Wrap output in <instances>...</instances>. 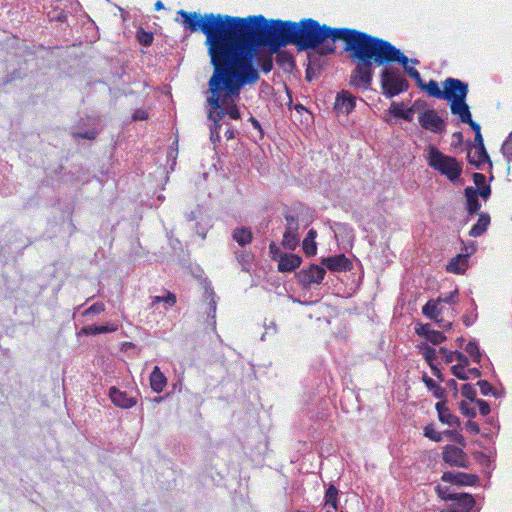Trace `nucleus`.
<instances>
[{
  "label": "nucleus",
  "instance_id": "1",
  "mask_svg": "<svg viewBox=\"0 0 512 512\" xmlns=\"http://www.w3.org/2000/svg\"><path fill=\"white\" fill-rule=\"evenodd\" d=\"M181 25L190 33L202 32L212 66L251 56L249 43L251 15L247 17L226 14L179 10Z\"/></svg>",
  "mask_w": 512,
  "mask_h": 512
},
{
  "label": "nucleus",
  "instance_id": "2",
  "mask_svg": "<svg viewBox=\"0 0 512 512\" xmlns=\"http://www.w3.org/2000/svg\"><path fill=\"white\" fill-rule=\"evenodd\" d=\"M249 43L252 62L258 46H268L272 53L287 44L295 45L298 50L316 49L322 45V25L312 18L299 22L268 21L263 15H251Z\"/></svg>",
  "mask_w": 512,
  "mask_h": 512
},
{
  "label": "nucleus",
  "instance_id": "3",
  "mask_svg": "<svg viewBox=\"0 0 512 512\" xmlns=\"http://www.w3.org/2000/svg\"><path fill=\"white\" fill-rule=\"evenodd\" d=\"M343 41L344 50L355 63L351 72L350 85L368 90L373 79V65L383 66L390 54L389 41L352 28H333L322 25V44L325 40Z\"/></svg>",
  "mask_w": 512,
  "mask_h": 512
},
{
  "label": "nucleus",
  "instance_id": "4",
  "mask_svg": "<svg viewBox=\"0 0 512 512\" xmlns=\"http://www.w3.org/2000/svg\"><path fill=\"white\" fill-rule=\"evenodd\" d=\"M213 74L208 82L210 96L207 102L211 109L208 119L220 122L226 115L224 103L239 98L241 89L246 85H254L259 79V72L251 56L213 66Z\"/></svg>",
  "mask_w": 512,
  "mask_h": 512
},
{
  "label": "nucleus",
  "instance_id": "5",
  "mask_svg": "<svg viewBox=\"0 0 512 512\" xmlns=\"http://www.w3.org/2000/svg\"><path fill=\"white\" fill-rule=\"evenodd\" d=\"M392 63L401 65L404 72L416 82L420 89L427 92L429 96L442 99L443 89H440L438 82L431 79L428 83L424 84L419 71L409 66V58L394 45H392L390 54L385 58L383 65Z\"/></svg>",
  "mask_w": 512,
  "mask_h": 512
},
{
  "label": "nucleus",
  "instance_id": "6",
  "mask_svg": "<svg viewBox=\"0 0 512 512\" xmlns=\"http://www.w3.org/2000/svg\"><path fill=\"white\" fill-rule=\"evenodd\" d=\"M427 161L431 168L446 176L452 182L458 180L462 174V165L457 159L443 154L434 146L428 148Z\"/></svg>",
  "mask_w": 512,
  "mask_h": 512
},
{
  "label": "nucleus",
  "instance_id": "7",
  "mask_svg": "<svg viewBox=\"0 0 512 512\" xmlns=\"http://www.w3.org/2000/svg\"><path fill=\"white\" fill-rule=\"evenodd\" d=\"M382 93L387 98L395 97L409 89V82L398 68H384L380 75Z\"/></svg>",
  "mask_w": 512,
  "mask_h": 512
},
{
  "label": "nucleus",
  "instance_id": "8",
  "mask_svg": "<svg viewBox=\"0 0 512 512\" xmlns=\"http://www.w3.org/2000/svg\"><path fill=\"white\" fill-rule=\"evenodd\" d=\"M438 498L451 501V507L457 512H470L476 504L475 498L469 493H455L447 485L437 484L434 488Z\"/></svg>",
  "mask_w": 512,
  "mask_h": 512
},
{
  "label": "nucleus",
  "instance_id": "9",
  "mask_svg": "<svg viewBox=\"0 0 512 512\" xmlns=\"http://www.w3.org/2000/svg\"><path fill=\"white\" fill-rule=\"evenodd\" d=\"M442 87V99L448 101L449 103L455 100L466 99L469 91L467 83L452 77L446 78L442 83Z\"/></svg>",
  "mask_w": 512,
  "mask_h": 512
},
{
  "label": "nucleus",
  "instance_id": "10",
  "mask_svg": "<svg viewBox=\"0 0 512 512\" xmlns=\"http://www.w3.org/2000/svg\"><path fill=\"white\" fill-rule=\"evenodd\" d=\"M418 122L423 129L432 133L441 134L446 130V122L434 109L423 111L418 117Z\"/></svg>",
  "mask_w": 512,
  "mask_h": 512
},
{
  "label": "nucleus",
  "instance_id": "11",
  "mask_svg": "<svg viewBox=\"0 0 512 512\" xmlns=\"http://www.w3.org/2000/svg\"><path fill=\"white\" fill-rule=\"evenodd\" d=\"M442 459L451 467H469V458L466 452L462 448L452 444L444 446L442 451Z\"/></svg>",
  "mask_w": 512,
  "mask_h": 512
},
{
  "label": "nucleus",
  "instance_id": "12",
  "mask_svg": "<svg viewBox=\"0 0 512 512\" xmlns=\"http://www.w3.org/2000/svg\"><path fill=\"white\" fill-rule=\"evenodd\" d=\"M441 481L456 486H475L479 478L475 474L446 471L442 474Z\"/></svg>",
  "mask_w": 512,
  "mask_h": 512
},
{
  "label": "nucleus",
  "instance_id": "13",
  "mask_svg": "<svg viewBox=\"0 0 512 512\" xmlns=\"http://www.w3.org/2000/svg\"><path fill=\"white\" fill-rule=\"evenodd\" d=\"M326 275V270L319 265L311 264L308 269H302L298 273L299 282L309 287L311 284H320Z\"/></svg>",
  "mask_w": 512,
  "mask_h": 512
},
{
  "label": "nucleus",
  "instance_id": "14",
  "mask_svg": "<svg viewBox=\"0 0 512 512\" xmlns=\"http://www.w3.org/2000/svg\"><path fill=\"white\" fill-rule=\"evenodd\" d=\"M322 264L331 272H345L352 268L351 261L344 254L324 258Z\"/></svg>",
  "mask_w": 512,
  "mask_h": 512
},
{
  "label": "nucleus",
  "instance_id": "15",
  "mask_svg": "<svg viewBox=\"0 0 512 512\" xmlns=\"http://www.w3.org/2000/svg\"><path fill=\"white\" fill-rule=\"evenodd\" d=\"M356 105V97L348 91H342L337 94L334 109L337 112L349 114L353 111Z\"/></svg>",
  "mask_w": 512,
  "mask_h": 512
},
{
  "label": "nucleus",
  "instance_id": "16",
  "mask_svg": "<svg viewBox=\"0 0 512 512\" xmlns=\"http://www.w3.org/2000/svg\"><path fill=\"white\" fill-rule=\"evenodd\" d=\"M109 397L112 403L120 408L129 409L136 405L137 401L134 397L128 396L124 391L111 387L109 389Z\"/></svg>",
  "mask_w": 512,
  "mask_h": 512
},
{
  "label": "nucleus",
  "instance_id": "17",
  "mask_svg": "<svg viewBox=\"0 0 512 512\" xmlns=\"http://www.w3.org/2000/svg\"><path fill=\"white\" fill-rule=\"evenodd\" d=\"M435 409L438 412L439 421L450 427H459L460 420L457 416L451 413L450 409L446 406L444 400L439 401L435 404Z\"/></svg>",
  "mask_w": 512,
  "mask_h": 512
},
{
  "label": "nucleus",
  "instance_id": "18",
  "mask_svg": "<svg viewBox=\"0 0 512 512\" xmlns=\"http://www.w3.org/2000/svg\"><path fill=\"white\" fill-rule=\"evenodd\" d=\"M302 263V258L297 254L283 253L278 259L279 272H292Z\"/></svg>",
  "mask_w": 512,
  "mask_h": 512
},
{
  "label": "nucleus",
  "instance_id": "19",
  "mask_svg": "<svg viewBox=\"0 0 512 512\" xmlns=\"http://www.w3.org/2000/svg\"><path fill=\"white\" fill-rule=\"evenodd\" d=\"M449 106L451 113L456 115L462 123L470 121L472 115L466 99L452 101L449 103Z\"/></svg>",
  "mask_w": 512,
  "mask_h": 512
},
{
  "label": "nucleus",
  "instance_id": "20",
  "mask_svg": "<svg viewBox=\"0 0 512 512\" xmlns=\"http://www.w3.org/2000/svg\"><path fill=\"white\" fill-rule=\"evenodd\" d=\"M466 197V210L470 215L476 214L480 208L481 204L478 199V190L468 186L464 190Z\"/></svg>",
  "mask_w": 512,
  "mask_h": 512
},
{
  "label": "nucleus",
  "instance_id": "21",
  "mask_svg": "<svg viewBox=\"0 0 512 512\" xmlns=\"http://www.w3.org/2000/svg\"><path fill=\"white\" fill-rule=\"evenodd\" d=\"M468 268V255L458 254L453 257L446 265L447 272L454 274H462Z\"/></svg>",
  "mask_w": 512,
  "mask_h": 512
},
{
  "label": "nucleus",
  "instance_id": "22",
  "mask_svg": "<svg viewBox=\"0 0 512 512\" xmlns=\"http://www.w3.org/2000/svg\"><path fill=\"white\" fill-rule=\"evenodd\" d=\"M149 380L151 389L156 393H161L167 385V378L158 366L153 368Z\"/></svg>",
  "mask_w": 512,
  "mask_h": 512
},
{
  "label": "nucleus",
  "instance_id": "23",
  "mask_svg": "<svg viewBox=\"0 0 512 512\" xmlns=\"http://www.w3.org/2000/svg\"><path fill=\"white\" fill-rule=\"evenodd\" d=\"M475 152L471 154L468 152V161L471 165L479 168L481 165L485 163H491L489 155L485 149V147L475 148Z\"/></svg>",
  "mask_w": 512,
  "mask_h": 512
},
{
  "label": "nucleus",
  "instance_id": "24",
  "mask_svg": "<svg viewBox=\"0 0 512 512\" xmlns=\"http://www.w3.org/2000/svg\"><path fill=\"white\" fill-rule=\"evenodd\" d=\"M489 224H490L489 214L481 213L479 215L477 223L471 227V229L469 231V236L475 237V238L481 236L487 230Z\"/></svg>",
  "mask_w": 512,
  "mask_h": 512
},
{
  "label": "nucleus",
  "instance_id": "25",
  "mask_svg": "<svg viewBox=\"0 0 512 512\" xmlns=\"http://www.w3.org/2000/svg\"><path fill=\"white\" fill-rule=\"evenodd\" d=\"M316 237L317 231L315 229H310L303 240V251L307 257H312L317 253V244L315 242Z\"/></svg>",
  "mask_w": 512,
  "mask_h": 512
},
{
  "label": "nucleus",
  "instance_id": "26",
  "mask_svg": "<svg viewBox=\"0 0 512 512\" xmlns=\"http://www.w3.org/2000/svg\"><path fill=\"white\" fill-rule=\"evenodd\" d=\"M260 46H258L256 48V50L259 48ZM274 53H272L271 49L269 48V52L267 53H258L256 51V54L253 58V60L256 58L257 59V62L261 68V70L264 72V73H269L272 69H273V58H272V55Z\"/></svg>",
  "mask_w": 512,
  "mask_h": 512
},
{
  "label": "nucleus",
  "instance_id": "27",
  "mask_svg": "<svg viewBox=\"0 0 512 512\" xmlns=\"http://www.w3.org/2000/svg\"><path fill=\"white\" fill-rule=\"evenodd\" d=\"M440 300L430 299L422 308L424 316L431 320H437L441 316V309L439 308Z\"/></svg>",
  "mask_w": 512,
  "mask_h": 512
},
{
  "label": "nucleus",
  "instance_id": "28",
  "mask_svg": "<svg viewBox=\"0 0 512 512\" xmlns=\"http://www.w3.org/2000/svg\"><path fill=\"white\" fill-rule=\"evenodd\" d=\"M232 238L236 241L240 246H245L250 244L253 239L252 231L248 228H236L233 231Z\"/></svg>",
  "mask_w": 512,
  "mask_h": 512
},
{
  "label": "nucleus",
  "instance_id": "29",
  "mask_svg": "<svg viewBox=\"0 0 512 512\" xmlns=\"http://www.w3.org/2000/svg\"><path fill=\"white\" fill-rule=\"evenodd\" d=\"M117 330V326L112 325H88L84 326L80 330L82 335H98L102 333L114 332Z\"/></svg>",
  "mask_w": 512,
  "mask_h": 512
},
{
  "label": "nucleus",
  "instance_id": "30",
  "mask_svg": "<svg viewBox=\"0 0 512 512\" xmlns=\"http://www.w3.org/2000/svg\"><path fill=\"white\" fill-rule=\"evenodd\" d=\"M281 244L285 249L295 250L299 245L298 230L286 229Z\"/></svg>",
  "mask_w": 512,
  "mask_h": 512
},
{
  "label": "nucleus",
  "instance_id": "31",
  "mask_svg": "<svg viewBox=\"0 0 512 512\" xmlns=\"http://www.w3.org/2000/svg\"><path fill=\"white\" fill-rule=\"evenodd\" d=\"M423 382L425 383L428 390L432 391L433 396L437 399L444 400L446 396V391L440 385H438L432 378L428 377L426 374L422 377Z\"/></svg>",
  "mask_w": 512,
  "mask_h": 512
},
{
  "label": "nucleus",
  "instance_id": "32",
  "mask_svg": "<svg viewBox=\"0 0 512 512\" xmlns=\"http://www.w3.org/2000/svg\"><path fill=\"white\" fill-rule=\"evenodd\" d=\"M164 302L169 307L175 306L177 299L176 295L170 291H166L165 296H152L151 297V307H154L155 305Z\"/></svg>",
  "mask_w": 512,
  "mask_h": 512
},
{
  "label": "nucleus",
  "instance_id": "33",
  "mask_svg": "<svg viewBox=\"0 0 512 512\" xmlns=\"http://www.w3.org/2000/svg\"><path fill=\"white\" fill-rule=\"evenodd\" d=\"M391 113L398 118H402L406 121H412L413 119V109L408 108L407 110H403L399 104L393 103L391 106Z\"/></svg>",
  "mask_w": 512,
  "mask_h": 512
},
{
  "label": "nucleus",
  "instance_id": "34",
  "mask_svg": "<svg viewBox=\"0 0 512 512\" xmlns=\"http://www.w3.org/2000/svg\"><path fill=\"white\" fill-rule=\"evenodd\" d=\"M338 503V489L334 485H329L325 492V505H331L334 509H337Z\"/></svg>",
  "mask_w": 512,
  "mask_h": 512
},
{
  "label": "nucleus",
  "instance_id": "35",
  "mask_svg": "<svg viewBox=\"0 0 512 512\" xmlns=\"http://www.w3.org/2000/svg\"><path fill=\"white\" fill-rule=\"evenodd\" d=\"M136 37H137L138 42L145 47L152 45L153 40H154L153 33L147 32L143 28H139L137 30Z\"/></svg>",
  "mask_w": 512,
  "mask_h": 512
},
{
  "label": "nucleus",
  "instance_id": "36",
  "mask_svg": "<svg viewBox=\"0 0 512 512\" xmlns=\"http://www.w3.org/2000/svg\"><path fill=\"white\" fill-rule=\"evenodd\" d=\"M418 347L428 365H430V363H434V360L436 359V350L426 343H422L418 345Z\"/></svg>",
  "mask_w": 512,
  "mask_h": 512
},
{
  "label": "nucleus",
  "instance_id": "37",
  "mask_svg": "<svg viewBox=\"0 0 512 512\" xmlns=\"http://www.w3.org/2000/svg\"><path fill=\"white\" fill-rule=\"evenodd\" d=\"M465 351L472 357L473 361L476 363L481 362V352L476 342L470 341L467 343L465 347Z\"/></svg>",
  "mask_w": 512,
  "mask_h": 512
},
{
  "label": "nucleus",
  "instance_id": "38",
  "mask_svg": "<svg viewBox=\"0 0 512 512\" xmlns=\"http://www.w3.org/2000/svg\"><path fill=\"white\" fill-rule=\"evenodd\" d=\"M236 99L229 100L228 103H224L226 115H229L231 119L239 120L241 118V114L239 108L235 103Z\"/></svg>",
  "mask_w": 512,
  "mask_h": 512
},
{
  "label": "nucleus",
  "instance_id": "39",
  "mask_svg": "<svg viewBox=\"0 0 512 512\" xmlns=\"http://www.w3.org/2000/svg\"><path fill=\"white\" fill-rule=\"evenodd\" d=\"M424 436L435 441H442V433L437 432L432 424H428L424 427Z\"/></svg>",
  "mask_w": 512,
  "mask_h": 512
},
{
  "label": "nucleus",
  "instance_id": "40",
  "mask_svg": "<svg viewBox=\"0 0 512 512\" xmlns=\"http://www.w3.org/2000/svg\"><path fill=\"white\" fill-rule=\"evenodd\" d=\"M461 394L463 397H465L466 399H468L469 401L473 402V401H476V390L475 388L473 387V385L467 383V384H464L461 388Z\"/></svg>",
  "mask_w": 512,
  "mask_h": 512
},
{
  "label": "nucleus",
  "instance_id": "41",
  "mask_svg": "<svg viewBox=\"0 0 512 512\" xmlns=\"http://www.w3.org/2000/svg\"><path fill=\"white\" fill-rule=\"evenodd\" d=\"M426 340L437 345L443 343L446 340V336L441 331L432 330Z\"/></svg>",
  "mask_w": 512,
  "mask_h": 512
},
{
  "label": "nucleus",
  "instance_id": "42",
  "mask_svg": "<svg viewBox=\"0 0 512 512\" xmlns=\"http://www.w3.org/2000/svg\"><path fill=\"white\" fill-rule=\"evenodd\" d=\"M276 53V62L280 66H284L286 64L292 65L293 64V58L290 54L287 52H275Z\"/></svg>",
  "mask_w": 512,
  "mask_h": 512
},
{
  "label": "nucleus",
  "instance_id": "43",
  "mask_svg": "<svg viewBox=\"0 0 512 512\" xmlns=\"http://www.w3.org/2000/svg\"><path fill=\"white\" fill-rule=\"evenodd\" d=\"M105 311V305L103 302H95L88 309L83 312L84 316L89 314L97 315Z\"/></svg>",
  "mask_w": 512,
  "mask_h": 512
},
{
  "label": "nucleus",
  "instance_id": "44",
  "mask_svg": "<svg viewBox=\"0 0 512 512\" xmlns=\"http://www.w3.org/2000/svg\"><path fill=\"white\" fill-rule=\"evenodd\" d=\"M502 152L508 161H512V132L509 134L507 140L502 145Z\"/></svg>",
  "mask_w": 512,
  "mask_h": 512
},
{
  "label": "nucleus",
  "instance_id": "45",
  "mask_svg": "<svg viewBox=\"0 0 512 512\" xmlns=\"http://www.w3.org/2000/svg\"><path fill=\"white\" fill-rule=\"evenodd\" d=\"M286 229L299 230L298 217L292 214H285Z\"/></svg>",
  "mask_w": 512,
  "mask_h": 512
},
{
  "label": "nucleus",
  "instance_id": "46",
  "mask_svg": "<svg viewBox=\"0 0 512 512\" xmlns=\"http://www.w3.org/2000/svg\"><path fill=\"white\" fill-rule=\"evenodd\" d=\"M451 371L452 374L460 380H467L469 378L465 371V368H463V365H453L451 367Z\"/></svg>",
  "mask_w": 512,
  "mask_h": 512
},
{
  "label": "nucleus",
  "instance_id": "47",
  "mask_svg": "<svg viewBox=\"0 0 512 512\" xmlns=\"http://www.w3.org/2000/svg\"><path fill=\"white\" fill-rule=\"evenodd\" d=\"M433 329L431 328V325L430 324H418L416 327H415V332L427 339V337L429 336V333L432 331Z\"/></svg>",
  "mask_w": 512,
  "mask_h": 512
},
{
  "label": "nucleus",
  "instance_id": "48",
  "mask_svg": "<svg viewBox=\"0 0 512 512\" xmlns=\"http://www.w3.org/2000/svg\"><path fill=\"white\" fill-rule=\"evenodd\" d=\"M459 409L461 411V413L464 415V416H467V417H470V418H474L476 416V411L474 408H471L469 407V405L467 404V402L465 401H461L459 403Z\"/></svg>",
  "mask_w": 512,
  "mask_h": 512
},
{
  "label": "nucleus",
  "instance_id": "49",
  "mask_svg": "<svg viewBox=\"0 0 512 512\" xmlns=\"http://www.w3.org/2000/svg\"><path fill=\"white\" fill-rule=\"evenodd\" d=\"M458 295V290L451 291L449 293H445L440 295L436 300H440V303L444 302L447 304H452L455 302V298Z\"/></svg>",
  "mask_w": 512,
  "mask_h": 512
},
{
  "label": "nucleus",
  "instance_id": "50",
  "mask_svg": "<svg viewBox=\"0 0 512 512\" xmlns=\"http://www.w3.org/2000/svg\"><path fill=\"white\" fill-rule=\"evenodd\" d=\"M477 385L479 386L480 391L484 396H488L494 392L493 386L487 380H480L478 381Z\"/></svg>",
  "mask_w": 512,
  "mask_h": 512
},
{
  "label": "nucleus",
  "instance_id": "51",
  "mask_svg": "<svg viewBox=\"0 0 512 512\" xmlns=\"http://www.w3.org/2000/svg\"><path fill=\"white\" fill-rule=\"evenodd\" d=\"M444 434L450 436L452 438V440H454L456 443L460 444L461 446L466 445L464 436L462 434H460L459 432L454 431V430H449V431H445Z\"/></svg>",
  "mask_w": 512,
  "mask_h": 512
},
{
  "label": "nucleus",
  "instance_id": "52",
  "mask_svg": "<svg viewBox=\"0 0 512 512\" xmlns=\"http://www.w3.org/2000/svg\"><path fill=\"white\" fill-rule=\"evenodd\" d=\"M475 402L479 408V413L482 416H486L490 413L491 409H490V405L487 401L482 400V399H477Z\"/></svg>",
  "mask_w": 512,
  "mask_h": 512
},
{
  "label": "nucleus",
  "instance_id": "53",
  "mask_svg": "<svg viewBox=\"0 0 512 512\" xmlns=\"http://www.w3.org/2000/svg\"><path fill=\"white\" fill-rule=\"evenodd\" d=\"M439 353L444 356L446 363H452L456 359L457 351H450L444 347L439 349Z\"/></svg>",
  "mask_w": 512,
  "mask_h": 512
},
{
  "label": "nucleus",
  "instance_id": "54",
  "mask_svg": "<svg viewBox=\"0 0 512 512\" xmlns=\"http://www.w3.org/2000/svg\"><path fill=\"white\" fill-rule=\"evenodd\" d=\"M97 134H98V132L96 130H89V131H85V132L75 133L74 136L88 139V140H94L96 138Z\"/></svg>",
  "mask_w": 512,
  "mask_h": 512
},
{
  "label": "nucleus",
  "instance_id": "55",
  "mask_svg": "<svg viewBox=\"0 0 512 512\" xmlns=\"http://www.w3.org/2000/svg\"><path fill=\"white\" fill-rule=\"evenodd\" d=\"M269 251H270V254H271V258L273 260H277L280 258V255L282 254L280 252V249L279 247L276 245L275 242H271L270 245H269Z\"/></svg>",
  "mask_w": 512,
  "mask_h": 512
},
{
  "label": "nucleus",
  "instance_id": "56",
  "mask_svg": "<svg viewBox=\"0 0 512 512\" xmlns=\"http://www.w3.org/2000/svg\"><path fill=\"white\" fill-rule=\"evenodd\" d=\"M465 427L469 432H471L474 435H476L480 432V427H479L478 423H476L472 420H468L465 424Z\"/></svg>",
  "mask_w": 512,
  "mask_h": 512
},
{
  "label": "nucleus",
  "instance_id": "57",
  "mask_svg": "<svg viewBox=\"0 0 512 512\" xmlns=\"http://www.w3.org/2000/svg\"><path fill=\"white\" fill-rule=\"evenodd\" d=\"M473 181L477 187H482L485 185L486 177L484 174L476 172L473 174Z\"/></svg>",
  "mask_w": 512,
  "mask_h": 512
},
{
  "label": "nucleus",
  "instance_id": "58",
  "mask_svg": "<svg viewBox=\"0 0 512 512\" xmlns=\"http://www.w3.org/2000/svg\"><path fill=\"white\" fill-rule=\"evenodd\" d=\"M438 326L444 330H449L451 329L452 327V322L451 321H447L445 319H443L441 316L437 318V320H434Z\"/></svg>",
  "mask_w": 512,
  "mask_h": 512
},
{
  "label": "nucleus",
  "instance_id": "59",
  "mask_svg": "<svg viewBox=\"0 0 512 512\" xmlns=\"http://www.w3.org/2000/svg\"><path fill=\"white\" fill-rule=\"evenodd\" d=\"M133 120H146L148 119V113L143 109H137L132 116Z\"/></svg>",
  "mask_w": 512,
  "mask_h": 512
},
{
  "label": "nucleus",
  "instance_id": "60",
  "mask_svg": "<svg viewBox=\"0 0 512 512\" xmlns=\"http://www.w3.org/2000/svg\"><path fill=\"white\" fill-rule=\"evenodd\" d=\"M456 359L459 361L457 365H463V368H466L469 365V359L459 351H457Z\"/></svg>",
  "mask_w": 512,
  "mask_h": 512
},
{
  "label": "nucleus",
  "instance_id": "61",
  "mask_svg": "<svg viewBox=\"0 0 512 512\" xmlns=\"http://www.w3.org/2000/svg\"><path fill=\"white\" fill-rule=\"evenodd\" d=\"M207 298L209 299V306H210L208 314L213 313V315H214L216 312V302L214 299V293L213 292L208 293Z\"/></svg>",
  "mask_w": 512,
  "mask_h": 512
},
{
  "label": "nucleus",
  "instance_id": "62",
  "mask_svg": "<svg viewBox=\"0 0 512 512\" xmlns=\"http://www.w3.org/2000/svg\"><path fill=\"white\" fill-rule=\"evenodd\" d=\"M490 193H491L490 186H487V185L480 187V189L478 190V196H481L484 199L488 198Z\"/></svg>",
  "mask_w": 512,
  "mask_h": 512
},
{
  "label": "nucleus",
  "instance_id": "63",
  "mask_svg": "<svg viewBox=\"0 0 512 512\" xmlns=\"http://www.w3.org/2000/svg\"><path fill=\"white\" fill-rule=\"evenodd\" d=\"M336 47L334 45H323L320 49L321 55L333 54L335 52Z\"/></svg>",
  "mask_w": 512,
  "mask_h": 512
},
{
  "label": "nucleus",
  "instance_id": "64",
  "mask_svg": "<svg viewBox=\"0 0 512 512\" xmlns=\"http://www.w3.org/2000/svg\"><path fill=\"white\" fill-rule=\"evenodd\" d=\"M474 143H475V145H474L475 148L485 147L481 132H478L477 134H475Z\"/></svg>",
  "mask_w": 512,
  "mask_h": 512
}]
</instances>
